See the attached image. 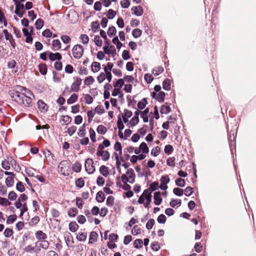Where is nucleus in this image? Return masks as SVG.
Returning a JSON list of instances; mask_svg holds the SVG:
<instances>
[{
    "label": "nucleus",
    "instance_id": "nucleus-44",
    "mask_svg": "<svg viewBox=\"0 0 256 256\" xmlns=\"http://www.w3.org/2000/svg\"><path fill=\"white\" fill-rule=\"evenodd\" d=\"M146 98L142 99L140 102H139L138 104V108L140 110H143L146 104Z\"/></svg>",
    "mask_w": 256,
    "mask_h": 256
},
{
    "label": "nucleus",
    "instance_id": "nucleus-3",
    "mask_svg": "<svg viewBox=\"0 0 256 256\" xmlns=\"http://www.w3.org/2000/svg\"><path fill=\"white\" fill-rule=\"evenodd\" d=\"M72 52L74 58L78 59L80 58L84 52L82 46L80 44L74 46L72 50Z\"/></svg>",
    "mask_w": 256,
    "mask_h": 256
},
{
    "label": "nucleus",
    "instance_id": "nucleus-57",
    "mask_svg": "<svg viewBox=\"0 0 256 256\" xmlns=\"http://www.w3.org/2000/svg\"><path fill=\"white\" fill-rule=\"evenodd\" d=\"M85 102L88 104H90L93 102V98L88 94H85L84 96Z\"/></svg>",
    "mask_w": 256,
    "mask_h": 256
},
{
    "label": "nucleus",
    "instance_id": "nucleus-43",
    "mask_svg": "<svg viewBox=\"0 0 256 256\" xmlns=\"http://www.w3.org/2000/svg\"><path fill=\"white\" fill-rule=\"evenodd\" d=\"M11 202H10L6 198H2L0 196V204L6 206L10 205Z\"/></svg>",
    "mask_w": 256,
    "mask_h": 256
},
{
    "label": "nucleus",
    "instance_id": "nucleus-56",
    "mask_svg": "<svg viewBox=\"0 0 256 256\" xmlns=\"http://www.w3.org/2000/svg\"><path fill=\"white\" fill-rule=\"evenodd\" d=\"M116 15V12L112 10H109L108 14H106V16L109 19H112Z\"/></svg>",
    "mask_w": 256,
    "mask_h": 256
},
{
    "label": "nucleus",
    "instance_id": "nucleus-9",
    "mask_svg": "<svg viewBox=\"0 0 256 256\" xmlns=\"http://www.w3.org/2000/svg\"><path fill=\"white\" fill-rule=\"evenodd\" d=\"M49 243L48 241L44 240H42L40 242H36V247H37L38 248H42L44 249H47L48 248Z\"/></svg>",
    "mask_w": 256,
    "mask_h": 256
},
{
    "label": "nucleus",
    "instance_id": "nucleus-27",
    "mask_svg": "<svg viewBox=\"0 0 256 256\" xmlns=\"http://www.w3.org/2000/svg\"><path fill=\"white\" fill-rule=\"evenodd\" d=\"M139 147L140 148L141 152L143 154H148V151H149L148 148L145 142H142L140 144Z\"/></svg>",
    "mask_w": 256,
    "mask_h": 256
},
{
    "label": "nucleus",
    "instance_id": "nucleus-54",
    "mask_svg": "<svg viewBox=\"0 0 256 256\" xmlns=\"http://www.w3.org/2000/svg\"><path fill=\"white\" fill-rule=\"evenodd\" d=\"M94 82V78L92 76H89L84 80V84L87 86L92 84Z\"/></svg>",
    "mask_w": 256,
    "mask_h": 256
},
{
    "label": "nucleus",
    "instance_id": "nucleus-7",
    "mask_svg": "<svg viewBox=\"0 0 256 256\" xmlns=\"http://www.w3.org/2000/svg\"><path fill=\"white\" fill-rule=\"evenodd\" d=\"M144 194H146V202L144 203L146 208H148L152 200L151 192L149 190H144Z\"/></svg>",
    "mask_w": 256,
    "mask_h": 256
},
{
    "label": "nucleus",
    "instance_id": "nucleus-11",
    "mask_svg": "<svg viewBox=\"0 0 256 256\" xmlns=\"http://www.w3.org/2000/svg\"><path fill=\"white\" fill-rule=\"evenodd\" d=\"M104 52L106 54H115L116 48L112 45L105 46L103 48Z\"/></svg>",
    "mask_w": 256,
    "mask_h": 256
},
{
    "label": "nucleus",
    "instance_id": "nucleus-64",
    "mask_svg": "<svg viewBox=\"0 0 256 256\" xmlns=\"http://www.w3.org/2000/svg\"><path fill=\"white\" fill-rule=\"evenodd\" d=\"M81 170V164L78 162H76L74 164V165L73 167V170L76 172H78Z\"/></svg>",
    "mask_w": 256,
    "mask_h": 256
},
{
    "label": "nucleus",
    "instance_id": "nucleus-46",
    "mask_svg": "<svg viewBox=\"0 0 256 256\" xmlns=\"http://www.w3.org/2000/svg\"><path fill=\"white\" fill-rule=\"evenodd\" d=\"M16 190L20 192H23L25 190L24 186L21 182H18L16 186Z\"/></svg>",
    "mask_w": 256,
    "mask_h": 256
},
{
    "label": "nucleus",
    "instance_id": "nucleus-63",
    "mask_svg": "<svg viewBox=\"0 0 256 256\" xmlns=\"http://www.w3.org/2000/svg\"><path fill=\"white\" fill-rule=\"evenodd\" d=\"M13 234V231L12 229L7 228H6L4 232V236L6 238L10 237Z\"/></svg>",
    "mask_w": 256,
    "mask_h": 256
},
{
    "label": "nucleus",
    "instance_id": "nucleus-52",
    "mask_svg": "<svg viewBox=\"0 0 256 256\" xmlns=\"http://www.w3.org/2000/svg\"><path fill=\"white\" fill-rule=\"evenodd\" d=\"M173 192L176 196H182L183 194L184 191L180 188H176L173 189Z\"/></svg>",
    "mask_w": 256,
    "mask_h": 256
},
{
    "label": "nucleus",
    "instance_id": "nucleus-13",
    "mask_svg": "<svg viewBox=\"0 0 256 256\" xmlns=\"http://www.w3.org/2000/svg\"><path fill=\"white\" fill-rule=\"evenodd\" d=\"M64 238L65 240L66 243L68 246H69V244L72 242L74 244L73 238L71 234L69 232H66L64 234Z\"/></svg>",
    "mask_w": 256,
    "mask_h": 256
},
{
    "label": "nucleus",
    "instance_id": "nucleus-61",
    "mask_svg": "<svg viewBox=\"0 0 256 256\" xmlns=\"http://www.w3.org/2000/svg\"><path fill=\"white\" fill-rule=\"evenodd\" d=\"M154 224V219H150L148 220L146 224V228L150 230H151Z\"/></svg>",
    "mask_w": 256,
    "mask_h": 256
},
{
    "label": "nucleus",
    "instance_id": "nucleus-16",
    "mask_svg": "<svg viewBox=\"0 0 256 256\" xmlns=\"http://www.w3.org/2000/svg\"><path fill=\"white\" fill-rule=\"evenodd\" d=\"M96 200L98 202H102L105 199V196L102 191H99L96 195Z\"/></svg>",
    "mask_w": 256,
    "mask_h": 256
},
{
    "label": "nucleus",
    "instance_id": "nucleus-58",
    "mask_svg": "<svg viewBox=\"0 0 256 256\" xmlns=\"http://www.w3.org/2000/svg\"><path fill=\"white\" fill-rule=\"evenodd\" d=\"M157 220L160 224H164L166 221V216L164 214H161L158 216Z\"/></svg>",
    "mask_w": 256,
    "mask_h": 256
},
{
    "label": "nucleus",
    "instance_id": "nucleus-35",
    "mask_svg": "<svg viewBox=\"0 0 256 256\" xmlns=\"http://www.w3.org/2000/svg\"><path fill=\"white\" fill-rule=\"evenodd\" d=\"M166 94L164 92H160L157 94V96L156 97V100L160 102H162Z\"/></svg>",
    "mask_w": 256,
    "mask_h": 256
},
{
    "label": "nucleus",
    "instance_id": "nucleus-41",
    "mask_svg": "<svg viewBox=\"0 0 256 256\" xmlns=\"http://www.w3.org/2000/svg\"><path fill=\"white\" fill-rule=\"evenodd\" d=\"M116 30L114 26H110L108 30V34L109 36L112 37L116 34Z\"/></svg>",
    "mask_w": 256,
    "mask_h": 256
},
{
    "label": "nucleus",
    "instance_id": "nucleus-25",
    "mask_svg": "<svg viewBox=\"0 0 256 256\" xmlns=\"http://www.w3.org/2000/svg\"><path fill=\"white\" fill-rule=\"evenodd\" d=\"M170 206L175 208L176 206V208H178L181 205V200H172L170 203Z\"/></svg>",
    "mask_w": 256,
    "mask_h": 256
},
{
    "label": "nucleus",
    "instance_id": "nucleus-24",
    "mask_svg": "<svg viewBox=\"0 0 256 256\" xmlns=\"http://www.w3.org/2000/svg\"><path fill=\"white\" fill-rule=\"evenodd\" d=\"M87 235L84 232H78L76 236V238L78 241L84 242L86 240Z\"/></svg>",
    "mask_w": 256,
    "mask_h": 256
},
{
    "label": "nucleus",
    "instance_id": "nucleus-48",
    "mask_svg": "<svg viewBox=\"0 0 256 256\" xmlns=\"http://www.w3.org/2000/svg\"><path fill=\"white\" fill-rule=\"evenodd\" d=\"M160 181L162 184H168L170 182V178L168 175H165L161 177Z\"/></svg>",
    "mask_w": 256,
    "mask_h": 256
},
{
    "label": "nucleus",
    "instance_id": "nucleus-37",
    "mask_svg": "<svg viewBox=\"0 0 256 256\" xmlns=\"http://www.w3.org/2000/svg\"><path fill=\"white\" fill-rule=\"evenodd\" d=\"M100 156L102 158V160L106 161L110 158V154L108 152L105 150L104 152H102Z\"/></svg>",
    "mask_w": 256,
    "mask_h": 256
},
{
    "label": "nucleus",
    "instance_id": "nucleus-26",
    "mask_svg": "<svg viewBox=\"0 0 256 256\" xmlns=\"http://www.w3.org/2000/svg\"><path fill=\"white\" fill-rule=\"evenodd\" d=\"M164 72V68L162 66H157L154 68L152 71V74L154 76H158L160 74Z\"/></svg>",
    "mask_w": 256,
    "mask_h": 256
},
{
    "label": "nucleus",
    "instance_id": "nucleus-10",
    "mask_svg": "<svg viewBox=\"0 0 256 256\" xmlns=\"http://www.w3.org/2000/svg\"><path fill=\"white\" fill-rule=\"evenodd\" d=\"M161 194L160 192H156L154 194V203L156 206H159L162 202V198H161Z\"/></svg>",
    "mask_w": 256,
    "mask_h": 256
},
{
    "label": "nucleus",
    "instance_id": "nucleus-19",
    "mask_svg": "<svg viewBox=\"0 0 256 256\" xmlns=\"http://www.w3.org/2000/svg\"><path fill=\"white\" fill-rule=\"evenodd\" d=\"M170 80L168 78L164 80L162 84V88L164 90H168L170 89Z\"/></svg>",
    "mask_w": 256,
    "mask_h": 256
},
{
    "label": "nucleus",
    "instance_id": "nucleus-39",
    "mask_svg": "<svg viewBox=\"0 0 256 256\" xmlns=\"http://www.w3.org/2000/svg\"><path fill=\"white\" fill-rule=\"evenodd\" d=\"M35 25L37 30H40L44 26V21L42 19L38 18L36 20Z\"/></svg>",
    "mask_w": 256,
    "mask_h": 256
},
{
    "label": "nucleus",
    "instance_id": "nucleus-21",
    "mask_svg": "<svg viewBox=\"0 0 256 256\" xmlns=\"http://www.w3.org/2000/svg\"><path fill=\"white\" fill-rule=\"evenodd\" d=\"M36 238L41 241L46 238V235L41 230L38 231L36 234Z\"/></svg>",
    "mask_w": 256,
    "mask_h": 256
},
{
    "label": "nucleus",
    "instance_id": "nucleus-55",
    "mask_svg": "<svg viewBox=\"0 0 256 256\" xmlns=\"http://www.w3.org/2000/svg\"><path fill=\"white\" fill-rule=\"evenodd\" d=\"M90 138L92 142H96V132L94 130L90 128Z\"/></svg>",
    "mask_w": 256,
    "mask_h": 256
},
{
    "label": "nucleus",
    "instance_id": "nucleus-6",
    "mask_svg": "<svg viewBox=\"0 0 256 256\" xmlns=\"http://www.w3.org/2000/svg\"><path fill=\"white\" fill-rule=\"evenodd\" d=\"M69 162L67 160L62 161L58 166L59 172H62L64 175H66V170L68 167Z\"/></svg>",
    "mask_w": 256,
    "mask_h": 256
},
{
    "label": "nucleus",
    "instance_id": "nucleus-60",
    "mask_svg": "<svg viewBox=\"0 0 256 256\" xmlns=\"http://www.w3.org/2000/svg\"><path fill=\"white\" fill-rule=\"evenodd\" d=\"M62 120L63 122V124L67 125L70 122L72 119L68 116H64Z\"/></svg>",
    "mask_w": 256,
    "mask_h": 256
},
{
    "label": "nucleus",
    "instance_id": "nucleus-4",
    "mask_svg": "<svg viewBox=\"0 0 256 256\" xmlns=\"http://www.w3.org/2000/svg\"><path fill=\"white\" fill-rule=\"evenodd\" d=\"M85 168L88 174H92L95 170V166L93 165V161L91 158H87L85 160Z\"/></svg>",
    "mask_w": 256,
    "mask_h": 256
},
{
    "label": "nucleus",
    "instance_id": "nucleus-12",
    "mask_svg": "<svg viewBox=\"0 0 256 256\" xmlns=\"http://www.w3.org/2000/svg\"><path fill=\"white\" fill-rule=\"evenodd\" d=\"M126 174L128 178L129 182L133 183L134 182L135 174L134 171L132 168H129Z\"/></svg>",
    "mask_w": 256,
    "mask_h": 256
},
{
    "label": "nucleus",
    "instance_id": "nucleus-31",
    "mask_svg": "<svg viewBox=\"0 0 256 256\" xmlns=\"http://www.w3.org/2000/svg\"><path fill=\"white\" fill-rule=\"evenodd\" d=\"M86 125L84 124L82 126H81L78 130V134L80 137H83L86 135V130H85Z\"/></svg>",
    "mask_w": 256,
    "mask_h": 256
},
{
    "label": "nucleus",
    "instance_id": "nucleus-62",
    "mask_svg": "<svg viewBox=\"0 0 256 256\" xmlns=\"http://www.w3.org/2000/svg\"><path fill=\"white\" fill-rule=\"evenodd\" d=\"M144 79L148 83H150L153 80L154 78L150 74H146L144 75Z\"/></svg>",
    "mask_w": 256,
    "mask_h": 256
},
{
    "label": "nucleus",
    "instance_id": "nucleus-40",
    "mask_svg": "<svg viewBox=\"0 0 256 256\" xmlns=\"http://www.w3.org/2000/svg\"><path fill=\"white\" fill-rule=\"evenodd\" d=\"M97 132L100 134H104L106 132V128L102 125H99L97 128Z\"/></svg>",
    "mask_w": 256,
    "mask_h": 256
},
{
    "label": "nucleus",
    "instance_id": "nucleus-32",
    "mask_svg": "<svg viewBox=\"0 0 256 256\" xmlns=\"http://www.w3.org/2000/svg\"><path fill=\"white\" fill-rule=\"evenodd\" d=\"M158 188V182H152L150 186V192H152L156 190Z\"/></svg>",
    "mask_w": 256,
    "mask_h": 256
},
{
    "label": "nucleus",
    "instance_id": "nucleus-5",
    "mask_svg": "<svg viewBox=\"0 0 256 256\" xmlns=\"http://www.w3.org/2000/svg\"><path fill=\"white\" fill-rule=\"evenodd\" d=\"M16 6L15 14L22 18L26 12L24 4L21 2L18 3Z\"/></svg>",
    "mask_w": 256,
    "mask_h": 256
},
{
    "label": "nucleus",
    "instance_id": "nucleus-14",
    "mask_svg": "<svg viewBox=\"0 0 256 256\" xmlns=\"http://www.w3.org/2000/svg\"><path fill=\"white\" fill-rule=\"evenodd\" d=\"M48 54L50 59L52 61H54L55 60H60L62 58V56L58 52L54 54L49 52Z\"/></svg>",
    "mask_w": 256,
    "mask_h": 256
},
{
    "label": "nucleus",
    "instance_id": "nucleus-17",
    "mask_svg": "<svg viewBox=\"0 0 256 256\" xmlns=\"http://www.w3.org/2000/svg\"><path fill=\"white\" fill-rule=\"evenodd\" d=\"M98 236V234L96 232H92L90 234V238H89V243L93 244L97 240V238Z\"/></svg>",
    "mask_w": 256,
    "mask_h": 256
},
{
    "label": "nucleus",
    "instance_id": "nucleus-29",
    "mask_svg": "<svg viewBox=\"0 0 256 256\" xmlns=\"http://www.w3.org/2000/svg\"><path fill=\"white\" fill-rule=\"evenodd\" d=\"M170 111V108L166 105H162L161 107L160 112L162 114H167Z\"/></svg>",
    "mask_w": 256,
    "mask_h": 256
},
{
    "label": "nucleus",
    "instance_id": "nucleus-47",
    "mask_svg": "<svg viewBox=\"0 0 256 256\" xmlns=\"http://www.w3.org/2000/svg\"><path fill=\"white\" fill-rule=\"evenodd\" d=\"M142 33V31L140 29L136 28L132 31V34L134 38H138L141 36Z\"/></svg>",
    "mask_w": 256,
    "mask_h": 256
},
{
    "label": "nucleus",
    "instance_id": "nucleus-23",
    "mask_svg": "<svg viewBox=\"0 0 256 256\" xmlns=\"http://www.w3.org/2000/svg\"><path fill=\"white\" fill-rule=\"evenodd\" d=\"M40 72L42 75H45L47 72V66L44 64H41L38 66Z\"/></svg>",
    "mask_w": 256,
    "mask_h": 256
},
{
    "label": "nucleus",
    "instance_id": "nucleus-8",
    "mask_svg": "<svg viewBox=\"0 0 256 256\" xmlns=\"http://www.w3.org/2000/svg\"><path fill=\"white\" fill-rule=\"evenodd\" d=\"M132 10L133 14L138 16H142L144 13L142 8L140 6H133L132 8Z\"/></svg>",
    "mask_w": 256,
    "mask_h": 256
},
{
    "label": "nucleus",
    "instance_id": "nucleus-1",
    "mask_svg": "<svg viewBox=\"0 0 256 256\" xmlns=\"http://www.w3.org/2000/svg\"><path fill=\"white\" fill-rule=\"evenodd\" d=\"M9 94L12 100L18 104L26 107H30L32 106V98L28 96H26L22 94L11 90Z\"/></svg>",
    "mask_w": 256,
    "mask_h": 256
},
{
    "label": "nucleus",
    "instance_id": "nucleus-59",
    "mask_svg": "<svg viewBox=\"0 0 256 256\" xmlns=\"http://www.w3.org/2000/svg\"><path fill=\"white\" fill-rule=\"evenodd\" d=\"M114 198L112 196H109L106 200V204L108 206H112L114 202Z\"/></svg>",
    "mask_w": 256,
    "mask_h": 256
},
{
    "label": "nucleus",
    "instance_id": "nucleus-38",
    "mask_svg": "<svg viewBox=\"0 0 256 256\" xmlns=\"http://www.w3.org/2000/svg\"><path fill=\"white\" fill-rule=\"evenodd\" d=\"M52 46L56 50H58L61 47V44L58 40H54L52 42Z\"/></svg>",
    "mask_w": 256,
    "mask_h": 256
},
{
    "label": "nucleus",
    "instance_id": "nucleus-20",
    "mask_svg": "<svg viewBox=\"0 0 256 256\" xmlns=\"http://www.w3.org/2000/svg\"><path fill=\"white\" fill-rule=\"evenodd\" d=\"M100 172L105 177H106L109 174L108 168L104 166H102L100 167Z\"/></svg>",
    "mask_w": 256,
    "mask_h": 256
},
{
    "label": "nucleus",
    "instance_id": "nucleus-49",
    "mask_svg": "<svg viewBox=\"0 0 256 256\" xmlns=\"http://www.w3.org/2000/svg\"><path fill=\"white\" fill-rule=\"evenodd\" d=\"M114 66L112 63L108 62L107 65L104 67V70L105 73L110 72L111 70H112V68Z\"/></svg>",
    "mask_w": 256,
    "mask_h": 256
},
{
    "label": "nucleus",
    "instance_id": "nucleus-50",
    "mask_svg": "<svg viewBox=\"0 0 256 256\" xmlns=\"http://www.w3.org/2000/svg\"><path fill=\"white\" fill-rule=\"evenodd\" d=\"M151 248L152 250L155 251L158 250L160 247V244L158 242H154L151 244Z\"/></svg>",
    "mask_w": 256,
    "mask_h": 256
},
{
    "label": "nucleus",
    "instance_id": "nucleus-42",
    "mask_svg": "<svg viewBox=\"0 0 256 256\" xmlns=\"http://www.w3.org/2000/svg\"><path fill=\"white\" fill-rule=\"evenodd\" d=\"M134 247L136 248H139L142 246V241L141 239H136L134 242Z\"/></svg>",
    "mask_w": 256,
    "mask_h": 256
},
{
    "label": "nucleus",
    "instance_id": "nucleus-30",
    "mask_svg": "<svg viewBox=\"0 0 256 256\" xmlns=\"http://www.w3.org/2000/svg\"><path fill=\"white\" fill-rule=\"evenodd\" d=\"M14 176H8L6 180V184L8 187H11L14 185Z\"/></svg>",
    "mask_w": 256,
    "mask_h": 256
},
{
    "label": "nucleus",
    "instance_id": "nucleus-45",
    "mask_svg": "<svg viewBox=\"0 0 256 256\" xmlns=\"http://www.w3.org/2000/svg\"><path fill=\"white\" fill-rule=\"evenodd\" d=\"M84 185V182L82 178H79L76 181V186L80 188H82Z\"/></svg>",
    "mask_w": 256,
    "mask_h": 256
},
{
    "label": "nucleus",
    "instance_id": "nucleus-2",
    "mask_svg": "<svg viewBox=\"0 0 256 256\" xmlns=\"http://www.w3.org/2000/svg\"><path fill=\"white\" fill-rule=\"evenodd\" d=\"M12 91L16 92H20V94H22L26 96H28L30 98H34V95L30 90L22 86H16L14 89Z\"/></svg>",
    "mask_w": 256,
    "mask_h": 256
},
{
    "label": "nucleus",
    "instance_id": "nucleus-28",
    "mask_svg": "<svg viewBox=\"0 0 256 256\" xmlns=\"http://www.w3.org/2000/svg\"><path fill=\"white\" fill-rule=\"evenodd\" d=\"M124 83V80L122 78H120L116 82L114 83V86L116 88H120V90Z\"/></svg>",
    "mask_w": 256,
    "mask_h": 256
},
{
    "label": "nucleus",
    "instance_id": "nucleus-51",
    "mask_svg": "<svg viewBox=\"0 0 256 256\" xmlns=\"http://www.w3.org/2000/svg\"><path fill=\"white\" fill-rule=\"evenodd\" d=\"M173 150V147L170 144H168L165 146L164 151L166 154H170L172 152Z\"/></svg>",
    "mask_w": 256,
    "mask_h": 256
},
{
    "label": "nucleus",
    "instance_id": "nucleus-22",
    "mask_svg": "<svg viewBox=\"0 0 256 256\" xmlns=\"http://www.w3.org/2000/svg\"><path fill=\"white\" fill-rule=\"evenodd\" d=\"M78 228V226L75 222H70L69 224V230L72 232H75Z\"/></svg>",
    "mask_w": 256,
    "mask_h": 256
},
{
    "label": "nucleus",
    "instance_id": "nucleus-36",
    "mask_svg": "<svg viewBox=\"0 0 256 256\" xmlns=\"http://www.w3.org/2000/svg\"><path fill=\"white\" fill-rule=\"evenodd\" d=\"M78 98V96L74 94L71 95L70 97L67 100L68 104H72L76 102Z\"/></svg>",
    "mask_w": 256,
    "mask_h": 256
},
{
    "label": "nucleus",
    "instance_id": "nucleus-18",
    "mask_svg": "<svg viewBox=\"0 0 256 256\" xmlns=\"http://www.w3.org/2000/svg\"><path fill=\"white\" fill-rule=\"evenodd\" d=\"M92 70L94 72H98L100 68V64L98 62H94L92 64Z\"/></svg>",
    "mask_w": 256,
    "mask_h": 256
},
{
    "label": "nucleus",
    "instance_id": "nucleus-53",
    "mask_svg": "<svg viewBox=\"0 0 256 256\" xmlns=\"http://www.w3.org/2000/svg\"><path fill=\"white\" fill-rule=\"evenodd\" d=\"M80 38L83 44H88L89 41L88 36L86 34H82L80 36Z\"/></svg>",
    "mask_w": 256,
    "mask_h": 256
},
{
    "label": "nucleus",
    "instance_id": "nucleus-33",
    "mask_svg": "<svg viewBox=\"0 0 256 256\" xmlns=\"http://www.w3.org/2000/svg\"><path fill=\"white\" fill-rule=\"evenodd\" d=\"M78 213V210L76 208H71L68 211V215L70 217H74Z\"/></svg>",
    "mask_w": 256,
    "mask_h": 256
},
{
    "label": "nucleus",
    "instance_id": "nucleus-34",
    "mask_svg": "<svg viewBox=\"0 0 256 256\" xmlns=\"http://www.w3.org/2000/svg\"><path fill=\"white\" fill-rule=\"evenodd\" d=\"M176 184L180 187H184L186 184L185 180L181 178H178L176 180Z\"/></svg>",
    "mask_w": 256,
    "mask_h": 256
},
{
    "label": "nucleus",
    "instance_id": "nucleus-15",
    "mask_svg": "<svg viewBox=\"0 0 256 256\" xmlns=\"http://www.w3.org/2000/svg\"><path fill=\"white\" fill-rule=\"evenodd\" d=\"M38 106L39 110L42 112H45L48 110L47 105L42 100H38Z\"/></svg>",
    "mask_w": 256,
    "mask_h": 256
}]
</instances>
